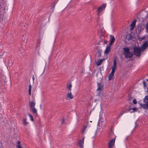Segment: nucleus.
<instances>
[{
  "mask_svg": "<svg viewBox=\"0 0 148 148\" xmlns=\"http://www.w3.org/2000/svg\"><path fill=\"white\" fill-rule=\"evenodd\" d=\"M106 4L104 3L98 8L97 10V15L98 16H99V14L103 10L106 8Z\"/></svg>",
  "mask_w": 148,
  "mask_h": 148,
  "instance_id": "3",
  "label": "nucleus"
},
{
  "mask_svg": "<svg viewBox=\"0 0 148 148\" xmlns=\"http://www.w3.org/2000/svg\"><path fill=\"white\" fill-rule=\"evenodd\" d=\"M87 127V125H84L83 127V128L82 129V134H83L84 133V132L85 131V130L86 129V128Z\"/></svg>",
  "mask_w": 148,
  "mask_h": 148,
  "instance_id": "25",
  "label": "nucleus"
},
{
  "mask_svg": "<svg viewBox=\"0 0 148 148\" xmlns=\"http://www.w3.org/2000/svg\"><path fill=\"white\" fill-rule=\"evenodd\" d=\"M33 80H34V78L33 77Z\"/></svg>",
  "mask_w": 148,
  "mask_h": 148,
  "instance_id": "41",
  "label": "nucleus"
},
{
  "mask_svg": "<svg viewBox=\"0 0 148 148\" xmlns=\"http://www.w3.org/2000/svg\"><path fill=\"white\" fill-rule=\"evenodd\" d=\"M146 80L147 81H148V79H146Z\"/></svg>",
  "mask_w": 148,
  "mask_h": 148,
  "instance_id": "40",
  "label": "nucleus"
},
{
  "mask_svg": "<svg viewBox=\"0 0 148 148\" xmlns=\"http://www.w3.org/2000/svg\"><path fill=\"white\" fill-rule=\"evenodd\" d=\"M97 58H99L101 56V53L102 52V50L100 49L99 46L97 47Z\"/></svg>",
  "mask_w": 148,
  "mask_h": 148,
  "instance_id": "5",
  "label": "nucleus"
},
{
  "mask_svg": "<svg viewBox=\"0 0 148 148\" xmlns=\"http://www.w3.org/2000/svg\"><path fill=\"white\" fill-rule=\"evenodd\" d=\"M115 69H112V70L111 73L114 74L115 72Z\"/></svg>",
  "mask_w": 148,
  "mask_h": 148,
  "instance_id": "33",
  "label": "nucleus"
},
{
  "mask_svg": "<svg viewBox=\"0 0 148 148\" xmlns=\"http://www.w3.org/2000/svg\"><path fill=\"white\" fill-rule=\"evenodd\" d=\"M38 43L37 44L36 46V51H37V52L38 53V54L39 55H40L39 54V50L40 49V47H39V46L40 45V40H38Z\"/></svg>",
  "mask_w": 148,
  "mask_h": 148,
  "instance_id": "7",
  "label": "nucleus"
},
{
  "mask_svg": "<svg viewBox=\"0 0 148 148\" xmlns=\"http://www.w3.org/2000/svg\"><path fill=\"white\" fill-rule=\"evenodd\" d=\"M31 89H32V86L31 84H30L29 86V90H28L29 94V96H30L31 95Z\"/></svg>",
  "mask_w": 148,
  "mask_h": 148,
  "instance_id": "23",
  "label": "nucleus"
},
{
  "mask_svg": "<svg viewBox=\"0 0 148 148\" xmlns=\"http://www.w3.org/2000/svg\"><path fill=\"white\" fill-rule=\"evenodd\" d=\"M140 106L144 108L148 109V103L143 104L140 103Z\"/></svg>",
  "mask_w": 148,
  "mask_h": 148,
  "instance_id": "18",
  "label": "nucleus"
},
{
  "mask_svg": "<svg viewBox=\"0 0 148 148\" xmlns=\"http://www.w3.org/2000/svg\"><path fill=\"white\" fill-rule=\"evenodd\" d=\"M64 119L63 118V119H62V124L63 123H64Z\"/></svg>",
  "mask_w": 148,
  "mask_h": 148,
  "instance_id": "37",
  "label": "nucleus"
},
{
  "mask_svg": "<svg viewBox=\"0 0 148 148\" xmlns=\"http://www.w3.org/2000/svg\"><path fill=\"white\" fill-rule=\"evenodd\" d=\"M148 46V41H146L142 45V47H141V49H142L143 50L145 49H146V48Z\"/></svg>",
  "mask_w": 148,
  "mask_h": 148,
  "instance_id": "10",
  "label": "nucleus"
},
{
  "mask_svg": "<svg viewBox=\"0 0 148 148\" xmlns=\"http://www.w3.org/2000/svg\"><path fill=\"white\" fill-rule=\"evenodd\" d=\"M110 51V47L109 46H108V45H107V47L106 48L105 50L104 51V53L106 54L108 53V52Z\"/></svg>",
  "mask_w": 148,
  "mask_h": 148,
  "instance_id": "17",
  "label": "nucleus"
},
{
  "mask_svg": "<svg viewBox=\"0 0 148 148\" xmlns=\"http://www.w3.org/2000/svg\"><path fill=\"white\" fill-rule=\"evenodd\" d=\"M97 86H98V88L97 89V90H101L102 89V88L103 86H102V85H101V84L100 82L97 83Z\"/></svg>",
  "mask_w": 148,
  "mask_h": 148,
  "instance_id": "14",
  "label": "nucleus"
},
{
  "mask_svg": "<svg viewBox=\"0 0 148 148\" xmlns=\"http://www.w3.org/2000/svg\"><path fill=\"white\" fill-rule=\"evenodd\" d=\"M20 143H21L20 141H18L17 142V144H18L17 145H20Z\"/></svg>",
  "mask_w": 148,
  "mask_h": 148,
  "instance_id": "38",
  "label": "nucleus"
},
{
  "mask_svg": "<svg viewBox=\"0 0 148 148\" xmlns=\"http://www.w3.org/2000/svg\"><path fill=\"white\" fill-rule=\"evenodd\" d=\"M67 98H69V99H72L73 98V96L72 95L71 92L67 94Z\"/></svg>",
  "mask_w": 148,
  "mask_h": 148,
  "instance_id": "13",
  "label": "nucleus"
},
{
  "mask_svg": "<svg viewBox=\"0 0 148 148\" xmlns=\"http://www.w3.org/2000/svg\"><path fill=\"white\" fill-rule=\"evenodd\" d=\"M137 109L136 108H130L129 109L127 110V111H130L131 112H136L137 110Z\"/></svg>",
  "mask_w": 148,
  "mask_h": 148,
  "instance_id": "11",
  "label": "nucleus"
},
{
  "mask_svg": "<svg viewBox=\"0 0 148 148\" xmlns=\"http://www.w3.org/2000/svg\"><path fill=\"white\" fill-rule=\"evenodd\" d=\"M141 51H142L143 49L140 48L139 47L134 46L133 48V54L140 57L141 55Z\"/></svg>",
  "mask_w": 148,
  "mask_h": 148,
  "instance_id": "2",
  "label": "nucleus"
},
{
  "mask_svg": "<svg viewBox=\"0 0 148 148\" xmlns=\"http://www.w3.org/2000/svg\"><path fill=\"white\" fill-rule=\"evenodd\" d=\"M133 102L134 104H136L137 103V101L135 99H134L133 100Z\"/></svg>",
  "mask_w": 148,
  "mask_h": 148,
  "instance_id": "32",
  "label": "nucleus"
},
{
  "mask_svg": "<svg viewBox=\"0 0 148 148\" xmlns=\"http://www.w3.org/2000/svg\"><path fill=\"white\" fill-rule=\"evenodd\" d=\"M123 49V54L126 58L132 57L133 53L130 51V49L128 47H125Z\"/></svg>",
  "mask_w": 148,
  "mask_h": 148,
  "instance_id": "1",
  "label": "nucleus"
},
{
  "mask_svg": "<svg viewBox=\"0 0 148 148\" xmlns=\"http://www.w3.org/2000/svg\"><path fill=\"white\" fill-rule=\"evenodd\" d=\"M146 32H148V22L146 24Z\"/></svg>",
  "mask_w": 148,
  "mask_h": 148,
  "instance_id": "30",
  "label": "nucleus"
},
{
  "mask_svg": "<svg viewBox=\"0 0 148 148\" xmlns=\"http://www.w3.org/2000/svg\"><path fill=\"white\" fill-rule=\"evenodd\" d=\"M133 38V36L131 34H129L128 35V39L130 40L132 39Z\"/></svg>",
  "mask_w": 148,
  "mask_h": 148,
  "instance_id": "26",
  "label": "nucleus"
},
{
  "mask_svg": "<svg viewBox=\"0 0 148 148\" xmlns=\"http://www.w3.org/2000/svg\"><path fill=\"white\" fill-rule=\"evenodd\" d=\"M116 68L117 66L116 64V59H115L113 60V65L112 69H116Z\"/></svg>",
  "mask_w": 148,
  "mask_h": 148,
  "instance_id": "12",
  "label": "nucleus"
},
{
  "mask_svg": "<svg viewBox=\"0 0 148 148\" xmlns=\"http://www.w3.org/2000/svg\"><path fill=\"white\" fill-rule=\"evenodd\" d=\"M143 85L144 87H145L146 86V82L145 81H144L143 82Z\"/></svg>",
  "mask_w": 148,
  "mask_h": 148,
  "instance_id": "36",
  "label": "nucleus"
},
{
  "mask_svg": "<svg viewBox=\"0 0 148 148\" xmlns=\"http://www.w3.org/2000/svg\"><path fill=\"white\" fill-rule=\"evenodd\" d=\"M104 44L105 43V44H106V42H105V41L104 42V43H103Z\"/></svg>",
  "mask_w": 148,
  "mask_h": 148,
  "instance_id": "39",
  "label": "nucleus"
},
{
  "mask_svg": "<svg viewBox=\"0 0 148 148\" xmlns=\"http://www.w3.org/2000/svg\"><path fill=\"white\" fill-rule=\"evenodd\" d=\"M105 59H101L100 60H98L97 62L96 63V64L97 66H100L101 64L103 61Z\"/></svg>",
  "mask_w": 148,
  "mask_h": 148,
  "instance_id": "19",
  "label": "nucleus"
},
{
  "mask_svg": "<svg viewBox=\"0 0 148 148\" xmlns=\"http://www.w3.org/2000/svg\"><path fill=\"white\" fill-rule=\"evenodd\" d=\"M116 138V136L113 139L110 140L108 143V148H112L114 145L115 140Z\"/></svg>",
  "mask_w": 148,
  "mask_h": 148,
  "instance_id": "4",
  "label": "nucleus"
},
{
  "mask_svg": "<svg viewBox=\"0 0 148 148\" xmlns=\"http://www.w3.org/2000/svg\"><path fill=\"white\" fill-rule=\"evenodd\" d=\"M130 59L128 60V61H130Z\"/></svg>",
  "mask_w": 148,
  "mask_h": 148,
  "instance_id": "43",
  "label": "nucleus"
},
{
  "mask_svg": "<svg viewBox=\"0 0 148 148\" xmlns=\"http://www.w3.org/2000/svg\"><path fill=\"white\" fill-rule=\"evenodd\" d=\"M136 20L135 19L131 23L130 25L131 27L130 28V30H132L134 29L136 25Z\"/></svg>",
  "mask_w": 148,
  "mask_h": 148,
  "instance_id": "8",
  "label": "nucleus"
},
{
  "mask_svg": "<svg viewBox=\"0 0 148 148\" xmlns=\"http://www.w3.org/2000/svg\"><path fill=\"white\" fill-rule=\"evenodd\" d=\"M30 111L35 116L37 115V110L35 108H30Z\"/></svg>",
  "mask_w": 148,
  "mask_h": 148,
  "instance_id": "9",
  "label": "nucleus"
},
{
  "mask_svg": "<svg viewBox=\"0 0 148 148\" xmlns=\"http://www.w3.org/2000/svg\"><path fill=\"white\" fill-rule=\"evenodd\" d=\"M110 134L111 136H115L113 132V131L112 130H111L110 132Z\"/></svg>",
  "mask_w": 148,
  "mask_h": 148,
  "instance_id": "28",
  "label": "nucleus"
},
{
  "mask_svg": "<svg viewBox=\"0 0 148 148\" xmlns=\"http://www.w3.org/2000/svg\"><path fill=\"white\" fill-rule=\"evenodd\" d=\"M28 114L30 118V120L33 121H34V120L32 116L29 113H28Z\"/></svg>",
  "mask_w": 148,
  "mask_h": 148,
  "instance_id": "27",
  "label": "nucleus"
},
{
  "mask_svg": "<svg viewBox=\"0 0 148 148\" xmlns=\"http://www.w3.org/2000/svg\"><path fill=\"white\" fill-rule=\"evenodd\" d=\"M114 74L110 73V74L108 76V79L109 80H110L112 79L113 77V76Z\"/></svg>",
  "mask_w": 148,
  "mask_h": 148,
  "instance_id": "24",
  "label": "nucleus"
},
{
  "mask_svg": "<svg viewBox=\"0 0 148 148\" xmlns=\"http://www.w3.org/2000/svg\"><path fill=\"white\" fill-rule=\"evenodd\" d=\"M145 36H142L141 37H139L138 38V39L140 41H142V40H143L145 38Z\"/></svg>",
  "mask_w": 148,
  "mask_h": 148,
  "instance_id": "31",
  "label": "nucleus"
},
{
  "mask_svg": "<svg viewBox=\"0 0 148 148\" xmlns=\"http://www.w3.org/2000/svg\"><path fill=\"white\" fill-rule=\"evenodd\" d=\"M53 6H54V7H55V5H53Z\"/></svg>",
  "mask_w": 148,
  "mask_h": 148,
  "instance_id": "42",
  "label": "nucleus"
},
{
  "mask_svg": "<svg viewBox=\"0 0 148 148\" xmlns=\"http://www.w3.org/2000/svg\"><path fill=\"white\" fill-rule=\"evenodd\" d=\"M35 103L34 101H31L29 102V106L30 108H35Z\"/></svg>",
  "mask_w": 148,
  "mask_h": 148,
  "instance_id": "16",
  "label": "nucleus"
},
{
  "mask_svg": "<svg viewBox=\"0 0 148 148\" xmlns=\"http://www.w3.org/2000/svg\"><path fill=\"white\" fill-rule=\"evenodd\" d=\"M144 102L148 103V95L146 96L143 99Z\"/></svg>",
  "mask_w": 148,
  "mask_h": 148,
  "instance_id": "21",
  "label": "nucleus"
},
{
  "mask_svg": "<svg viewBox=\"0 0 148 148\" xmlns=\"http://www.w3.org/2000/svg\"><path fill=\"white\" fill-rule=\"evenodd\" d=\"M72 87V85L71 84H70L69 85L68 84H67V88L69 89L70 91L71 90V88Z\"/></svg>",
  "mask_w": 148,
  "mask_h": 148,
  "instance_id": "22",
  "label": "nucleus"
},
{
  "mask_svg": "<svg viewBox=\"0 0 148 148\" xmlns=\"http://www.w3.org/2000/svg\"><path fill=\"white\" fill-rule=\"evenodd\" d=\"M125 111H123L121 112V113L119 114L118 116V117L119 118L122 115H123L124 113H125Z\"/></svg>",
  "mask_w": 148,
  "mask_h": 148,
  "instance_id": "29",
  "label": "nucleus"
},
{
  "mask_svg": "<svg viewBox=\"0 0 148 148\" xmlns=\"http://www.w3.org/2000/svg\"><path fill=\"white\" fill-rule=\"evenodd\" d=\"M26 118H24L23 119V123L24 125H26L28 124L29 123L26 122Z\"/></svg>",
  "mask_w": 148,
  "mask_h": 148,
  "instance_id": "20",
  "label": "nucleus"
},
{
  "mask_svg": "<svg viewBox=\"0 0 148 148\" xmlns=\"http://www.w3.org/2000/svg\"><path fill=\"white\" fill-rule=\"evenodd\" d=\"M85 137H84L82 140H79L78 144L79 147L80 148H83V145L84 144V140Z\"/></svg>",
  "mask_w": 148,
  "mask_h": 148,
  "instance_id": "6",
  "label": "nucleus"
},
{
  "mask_svg": "<svg viewBox=\"0 0 148 148\" xmlns=\"http://www.w3.org/2000/svg\"><path fill=\"white\" fill-rule=\"evenodd\" d=\"M115 40V38L114 36L112 35H110V42L114 43Z\"/></svg>",
  "mask_w": 148,
  "mask_h": 148,
  "instance_id": "15",
  "label": "nucleus"
},
{
  "mask_svg": "<svg viewBox=\"0 0 148 148\" xmlns=\"http://www.w3.org/2000/svg\"><path fill=\"white\" fill-rule=\"evenodd\" d=\"M17 148H22V147L20 145H16Z\"/></svg>",
  "mask_w": 148,
  "mask_h": 148,
  "instance_id": "34",
  "label": "nucleus"
},
{
  "mask_svg": "<svg viewBox=\"0 0 148 148\" xmlns=\"http://www.w3.org/2000/svg\"><path fill=\"white\" fill-rule=\"evenodd\" d=\"M113 43L112 42H110L109 43V44L108 45V46H109L110 47H111V46H112V44Z\"/></svg>",
  "mask_w": 148,
  "mask_h": 148,
  "instance_id": "35",
  "label": "nucleus"
}]
</instances>
